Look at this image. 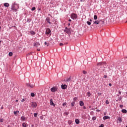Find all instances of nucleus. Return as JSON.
I'll use <instances>...</instances> for the list:
<instances>
[{
	"label": "nucleus",
	"mask_w": 127,
	"mask_h": 127,
	"mask_svg": "<svg viewBox=\"0 0 127 127\" xmlns=\"http://www.w3.org/2000/svg\"><path fill=\"white\" fill-rule=\"evenodd\" d=\"M61 88L63 90H65V89H67V85L66 84H62L61 85Z\"/></svg>",
	"instance_id": "8"
},
{
	"label": "nucleus",
	"mask_w": 127,
	"mask_h": 127,
	"mask_svg": "<svg viewBox=\"0 0 127 127\" xmlns=\"http://www.w3.org/2000/svg\"><path fill=\"white\" fill-rule=\"evenodd\" d=\"M109 119H110V117H109V116H104L103 117V120H109Z\"/></svg>",
	"instance_id": "18"
},
{
	"label": "nucleus",
	"mask_w": 127,
	"mask_h": 127,
	"mask_svg": "<svg viewBox=\"0 0 127 127\" xmlns=\"http://www.w3.org/2000/svg\"><path fill=\"white\" fill-rule=\"evenodd\" d=\"M32 54V53L31 52V53H28L27 55H31Z\"/></svg>",
	"instance_id": "49"
},
{
	"label": "nucleus",
	"mask_w": 127,
	"mask_h": 127,
	"mask_svg": "<svg viewBox=\"0 0 127 127\" xmlns=\"http://www.w3.org/2000/svg\"><path fill=\"white\" fill-rule=\"evenodd\" d=\"M46 21H47L48 23H49L50 24H51V22H50V18L47 17L46 18Z\"/></svg>",
	"instance_id": "13"
},
{
	"label": "nucleus",
	"mask_w": 127,
	"mask_h": 127,
	"mask_svg": "<svg viewBox=\"0 0 127 127\" xmlns=\"http://www.w3.org/2000/svg\"><path fill=\"white\" fill-rule=\"evenodd\" d=\"M31 97H34V96H35V94H34V93H31Z\"/></svg>",
	"instance_id": "33"
},
{
	"label": "nucleus",
	"mask_w": 127,
	"mask_h": 127,
	"mask_svg": "<svg viewBox=\"0 0 127 127\" xmlns=\"http://www.w3.org/2000/svg\"><path fill=\"white\" fill-rule=\"evenodd\" d=\"M96 112H98L99 113L100 112V110H99V109L97 110Z\"/></svg>",
	"instance_id": "52"
},
{
	"label": "nucleus",
	"mask_w": 127,
	"mask_h": 127,
	"mask_svg": "<svg viewBox=\"0 0 127 127\" xmlns=\"http://www.w3.org/2000/svg\"><path fill=\"white\" fill-rule=\"evenodd\" d=\"M120 107L121 108V109H123V107H124V105H120Z\"/></svg>",
	"instance_id": "44"
},
{
	"label": "nucleus",
	"mask_w": 127,
	"mask_h": 127,
	"mask_svg": "<svg viewBox=\"0 0 127 127\" xmlns=\"http://www.w3.org/2000/svg\"><path fill=\"white\" fill-rule=\"evenodd\" d=\"M63 45H64V44L63 43H60V46H63Z\"/></svg>",
	"instance_id": "43"
},
{
	"label": "nucleus",
	"mask_w": 127,
	"mask_h": 127,
	"mask_svg": "<svg viewBox=\"0 0 127 127\" xmlns=\"http://www.w3.org/2000/svg\"><path fill=\"white\" fill-rule=\"evenodd\" d=\"M7 127H9V126H8Z\"/></svg>",
	"instance_id": "64"
},
{
	"label": "nucleus",
	"mask_w": 127,
	"mask_h": 127,
	"mask_svg": "<svg viewBox=\"0 0 127 127\" xmlns=\"http://www.w3.org/2000/svg\"><path fill=\"white\" fill-rule=\"evenodd\" d=\"M0 123H3V119H0Z\"/></svg>",
	"instance_id": "39"
},
{
	"label": "nucleus",
	"mask_w": 127,
	"mask_h": 127,
	"mask_svg": "<svg viewBox=\"0 0 127 127\" xmlns=\"http://www.w3.org/2000/svg\"><path fill=\"white\" fill-rule=\"evenodd\" d=\"M12 27H14L15 28H16V26H13Z\"/></svg>",
	"instance_id": "57"
},
{
	"label": "nucleus",
	"mask_w": 127,
	"mask_h": 127,
	"mask_svg": "<svg viewBox=\"0 0 127 127\" xmlns=\"http://www.w3.org/2000/svg\"><path fill=\"white\" fill-rule=\"evenodd\" d=\"M98 96H99L100 97V96L102 95V93H98Z\"/></svg>",
	"instance_id": "48"
},
{
	"label": "nucleus",
	"mask_w": 127,
	"mask_h": 127,
	"mask_svg": "<svg viewBox=\"0 0 127 127\" xmlns=\"http://www.w3.org/2000/svg\"><path fill=\"white\" fill-rule=\"evenodd\" d=\"M75 122L76 125H79V124H80V120H79V119H75Z\"/></svg>",
	"instance_id": "15"
},
{
	"label": "nucleus",
	"mask_w": 127,
	"mask_h": 127,
	"mask_svg": "<svg viewBox=\"0 0 127 127\" xmlns=\"http://www.w3.org/2000/svg\"><path fill=\"white\" fill-rule=\"evenodd\" d=\"M66 105H67V104L66 103V102L64 103L63 104V107H65V106H66Z\"/></svg>",
	"instance_id": "40"
},
{
	"label": "nucleus",
	"mask_w": 127,
	"mask_h": 127,
	"mask_svg": "<svg viewBox=\"0 0 127 127\" xmlns=\"http://www.w3.org/2000/svg\"><path fill=\"white\" fill-rule=\"evenodd\" d=\"M15 102H18V100H16Z\"/></svg>",
	"instance_id": "61"
},
{
	"label": "nucleus",
	"mask_w": 127,
	"mask_h": 127,
	"mask_svg": "<svg viewBox=\"0 0 127 127\" xmlns=\"http://www.w3.org/2000/svg\"><path fill=\"white\" fill-rule=\"evenodd\" d=\"M79 105L81 107L84 106V105H85V104L84 103V102H83V101H79Z\"/></svg>",
	"instance_id": "14"
},
{
	"label": "nucleus",
	"mask_w": 127,
	"mask_h": 127,
	"mask_svg": "<svg viewBox=\"0 0 127 127\" xmlns=\"http://www.w3.org/2000/svg\"><path fill=\"white\" fill-rule=\"evenodd\" d=\"M31 107H32L33 108H36V107H37V104L35 102H32Z\"/></svg>",
	"instance_id": "7"
},
{
	"label": "nucleus",
	"mask_w": 127,
	"mask_h": 127,
	"mask_svg": "<svg viewBox=\"0 0 127 127\" xmlns=\"http://www.w3.org/2000/svg\"><path fill=\"white\" fill-rule=\"evenodd\" d=\"M27 22H30V21H31V20H32V19L31 18H28L27 19Z\"/></svg>",
	"instance_id": "26"
},
{
	"label": "nucleus",
	"mask_w": 127,
	"mask_h": 127,
	"mask_svg": "<svg viewBox=\"0 0 127 127\" xmlns=\"http://www.w3.org/2000/svg\"><path fill=\"white\" fill-rule=\"evenodd\" d=\"M30 33L32 34V35H35V32L33 31H30Z\"/></svg>",
	"instance_id": "21"
},
{
	"label": "nucleus",
	"mask_w": 127,
	"mask_h": 127,
	"mask_svg": "<svg viewBox=\"0 0 127 127\" xmlns=\"http://www.w3.org/2000/svg\"><path fill=\"white\" fill-rule=\"evenodd\" d=\"M104 116H106V113H104Z\"/></svg>",
	"instance_id": "63"
},
{
	"label": "nucleus",
	"mask_w": 127,
	"mask_h": 127,
	"mask_svg": "<svg viewBox=\"0 0 127 127\" xmlns=\"http://www.w3.org/2000/svg\"><path fill=\"white\" fill-rule=\"evenodd\" d=\"M96 119H97V117H93L92 118V121H95Z\"/></svg>",
	"instance_id": "28"
},
{
	"label": "nucleus",
	"mask_w": 127,
	"mask_h": 127,
	"mask_svg": "<svg viewBox=\"0 0 127 127\" xmlns=\"http://www.w3.org/2000/svg\"><path fill=\"white\" fill-rule=\"evenodd\" d=\"M106 105H109V104H110V102H109L108 100L106 101Z\"/></svg>",
	"instance_id": "37"
},
{
	"label": "nucleus",
	"mask_w": 127,
	"mask_h": 127,
	"mask_svg": "<svg viewBox=\"0 0 127 127\" xmlns=\"http://www.w3.org/2000/svg\"><path fill=\"white\" fill-rule=\"evenodd\" d=\"M71 81H72V78H71V77H69L66 80L64 79V82H71Z\"/></svg>",
	"instance_id": "10"
},
{
	"label": "nucleus",
	"mask_w": 127,
	"mask_h": 127,
	"mask_svg": "<svg viewBox=\"0 0 127 127\" xmlns=\"http://www.w3.org/2000/svg\"><path fill=\"white\" fill-rule=\"evenodd\" d=\"M45 45H47V46H49V43H47V42H45Z\"/></svg>",
	"instance_id": "31"
},
{
	"label": "nucleus",
	"mask_w": 127,
	"mask_h": 127,
	"mask_svg": "<svg viewBox=\"0 0 127 127\" xmlns=\"http://www.w3.org/2000/svg\"><path fill=\"white\" fill-rule=\"evenodd\" d=\"M17 113H19V111H16L13 112L14 115H17Z\"/></svg>",
	"instance_id": "23"
},
{
	"label": "nucleus",
	"mask_w": 127,
	"mask_h": 127,
	"mask_svg": "<svg viewBox=\"0 0 127 127\" xmlns=\"http://www.w3.org/2000/svg\"><path fill=\"white\" fill-rule=\"evenodd\" d=\"M68 21L71 22V21H72V20H71V19H69L68 20Z\"/></svg>",
	"instance_id": "55"
},
{
	"label": "nucleus",
	"mask_w": 127,
	"mask_h": 127,
	"mask_svg": "<svg viewBox=\"0 0 127 127\" xmlns=\"http://www.w3.org/2000/svg\"><path fill=\"white\" fill-rule=\"evenodd\" d=\"M71 104V107H74V106L75 105V102H72Z\"/></svg>",
	"instance_id": "30"
},
{
	"label": "nucleus",
	"mask_w": 127,
	"mask_h": 127,
	"mask_svg": "<svg viewBox=\"0 0 127 127\" xmlns=\"http://www.w3.org/2000/svg\"><path fill=\"white\" fill-rule=\"evenodd\" d=\"M83 109L85 110V109H86V107L85 106H84L83 107Z\"/></svg>",
	"instance_id": "56"
},
{
	"label": "nucleus",
	"mask_w": 127,
	"mask_h": 127,
	"mask_svg": "<svg viewBox=\"0 0 127 127\" xmlns=\"http://www.w3.org/2000/svg\"><path fill=\"white\" fill-rule=\"evenodd\" d=\"M34 46L35 47H38L39 46H40V44L39 42H36L34 43Z\"/></svg>",
	"instance_id": "9"
},
{
	"label": "nucleus",
	"mask_w": 127,
	"mask_h": 127,
	"mask_svg": "<svg viewBox=\"0 0 127 127\" xmlns=\"http://www.w3.org/2000/svg\"><path fill=\"white\" fill-rule=\"evenodd\" d=\"M38 10H41V8H39Z\"/></svg>",
	"instance_id": "60"
},
{
	"label": "nucleus",
	"mask_w": 127,
	"mask_h": 127,
	"mask_svg": "<svg viewBox=\"0 0 127 127\" xmlns=\"http://www.w3.org/2000/svg\"><path fill=\"white\" fill-rule=\"evenodd\" d=\"M21 102H22V103H23V102H25V99H23L22 100H21Z\"/></svg>",
	"instance_id": "42"
},
{
	"label": "nucleus",
	"mask_w": 127,
	"mask_h": 127,
	"mask_svg": "<svg viewBox=\"0 0 127 127\" xmlns=\"http://www.w3.org/2000/svg\"><path fill=\"white\" fill-rule=\"evenodd\" d=\"M70 17L72 19H76L77 18V15L73 13L70 15Z\"/></svg>",
	"instance_id": "4"
},
{
	"label": "nucleus",
	"mask_w": 127,
	"mask_h": 127,
	"mask_svg": "<svg viewBox=\"0 0 127 127\" xmlns=\"http://www.w3.org/2000/svg\"><path fill=\"white\" fill-rule=\"evenodd\" d=\"M93 24H100V21L96 20L94 22Z\"/></svg>",
	"instance_id": "16"
},
{
	"label": "nucleus",
	"mask_w": 127,
	"mask_h": 127,
	"mask_svg": "<svg viewBox=\"0 0 127 127\" xmlns=\"http://www.w3.org/2000/svg\"><path fill=\"white\" fill-rule=\"evenodd\" d=\"M19 8L18 4L16 3L13 4L11 6V9L13 11H17V10Z\"/></svg>",
	"instance_id": "1"
},
{
	"label": "nucleus",
	"mask_w": 127,
	"mask_h": 127,
	"mask_svg": "<svg viewBox=\"0 0 127 127\" xmlns=\"http://www.w3.org/2000/svg\"><path fill=\"white\" fill-rule=\"evenodd\" d=\"M119 94H120V95H121V94H122V92H121V91H119Z\"/></svg>",
	"instance_id": "50"
},
{
	"label": "nucleus",
	"mask_w": 127,
	"mask_h": 127,
	"mask_svg": "<svg viewBox=\"0 0 127 127\" xmlns=\"http://www.w3.org/2000/svg\"><path fill=\"white\" fill-rule=\"evenodd\" d=\"M37 51H40V49H37Z\"/></svg>",
	"instance_id": "59"
},
{
	"label": "nucleus",
	"mask_w": 127,
	"mask_h": 127,
	"mask_svg": "<svg viewBox=\"0 0 127 127\" xmlns=\"http://www.w3.org/2000/svg\"><path fill=\"white\" fill-rule=\"evenodd\" d=\"M118 101H122V97H120Z\"/></svg>",
	"instance_id": "45"
},
{
	"label": "nucleus",
	"mask_w": 127,
	"mask_h": 127,
	"mask_svg": "<svg viewBox=\"0 0 127 127\" xmlns=\"http://www.w3.org/2000/svg\"><path fill=\"white\" fill-rule=\"evenodd\" d=\"M82 73L83 74H87V71H86L85 70H83Z\"/></svg>",
	"instance_id": "35"
},
{
	"label": "nucleus",
	"mask_w": 127,
	"mask_h": 127,
	"mask_svg": "<svg viewBox=\"0 0 127 127\" xmlns=\"http://www.w3.org/2000/svg\"><path fill=\"white\" fill-rule=\"evenodd\" d=\"M68 114H69L68 112H65L64 113V115H65V116H68Z\"/></svg>",
	"instance_id": "34"
},
{
	"label": "nucleus",
	"mask_w": 127,
	"mask_h": 127,
	"mask_svg": "<svg viewBox=\"0 0 127 127\" xmlns=\"http://www.w3.org/2000/svg\"><path fill=\"white\" fill-rule=\"evenodd\" d=\"M104 77V78H107V75H105Z\"/></svg>",
	"instance_id": "53"
},
{
	"label": "nucleus",
	"mask_w": 127,
	"mask_h": 127,
	"mask_svg": "<svg viewBox=\"0 0 127 127\" xmlns=\"http://www.w3.org/2000/svg\"><path fill=\"white\" fill-rule=\"evenodd\" d=\"M51 32L50 29L48 28L46 30V34H49Z\"/></svg>",
	"instance_id": "11"
},
{
	"label": "nucleus",
	"mask_w": 127,
	"mask_h": 127,
	"mask_svg": "<svg viewBox=\"0 0 127 127\" xmlns=\"http://www.w3.org/2000/svg\"><path fill=\"white\" fill-rule=\"evenodd\" d=\"M109 86H110V87L112 86V84L111 83H109Z\"/></svg>",
	"instance_id": "51"
},
{
	"label": "nucleus",
	"mask_w": 127,
	"mask_h": 127,
	"mask_svg": "<svg viewBox=\"0 0 127 127\" xmlns=\"http://www.w3.org/2000/svg\"><path fill=\"white\" fill-rule=\"evenodd\" d=\"M22 127H26V124L24 123L22 124Z\"/></svg>",
	"instance_id": "32"
},
{
	"label": "nucleus",
	"mask_w": 127,
	"mask_h": 127,
	"mask_svg": "<svg viewBox=\"0 0 127 127\" xmlns=\"http://www.w3.org/2000/svg\"><path fill=\"white\" fill-rule=\"evenodd\" d=\"M94 19H95V20H97V19H98V16H97V15H95L94 16Z\"/></svg>",
	"instance_id": "22"
},
{
	"label": "nucleus",
	"mask_w": 127,
	"mask_h": 127,
	"mask_svg": "<svg viewBox=\"0 0 127 127\" xmlns=\"http://www.w3.org/2000/svg\"><path fill=\"white\" fill-rule=\"evenodd\" d=\"M9 56L11 57L13 55L12 52H9L8 54Z\"/></svg>",
	"instance_id": "27"
},
{
	"label": "nucleus",
	"mask_w": 127,
	"mask_h": 127,
	"mask_svg": "<svg viewBox=\"0 0 127 127\" xmlns=\"http://www.w3.org/2000/svg\"><path fill=\"white\" fill-rule=\"evenodd\" d=\"M37 115H38L37 113H34V116L35 118H37Z\"/></svg>",
	"instance_id": "36"
},
{
	"label": "nucleus",
	"mask_w": 127,
	"mask_h": 127,
	"mask_svg": "<svg viewBox=\"0 0 127 127\" xmlns=\"http://www.w3.org/2000/svg\"><path fill=\"white\" fill-rule=\"evenodd\" d=\"M68 25L69 26V25H70V23H68Z\"/></svg>",
	"instance_id": "62"
},
{
	"label": "nucleus",
	"mask_w": 127,
	"mask_h": 127,
	"mask_svg": "<svg viewBox=\"0 0 127 127\" xmlns=\"http://www.w3.org/2000/svg\"><path fill=\"white\" fill-rule=\"evenodd\" d=\"M4 6H5V7H8V6H9V3H4Z\"/></svg>",
	"instance_id": "17"
},
{
	"label": "nucleus",
	"mask_w": 127,
	"mask_h": 127,
	"mask_svg": "<svg viewBox=\"0 0 127 127\" xmlns=\"http://www.w3.org/2000/svg\"><path fill=\"white\" fill-rule=\"evenodd\" d=\"M89 22H92V19H90L89 20Z\"/></svg>",
	"instance_id": "54"
},
{
	"label": "nucleus",
	"mask_w": 127,
	"mask_h": 127,
	"mask_svg": "<svg viewBox=\"0 0 127 127\" xmlns=\"http://www.w3.org/2000/svg\"><path fill=\"white\" fill-rule=\"evenodd\" d=\"M122 112L124 114H127V110H126V109H123V110H122Z\"/></svg>",
	"instance_id": "19"
},
{
	"label": "nucleus",
	"mask_w": 127,
	"mask_h": 127,
	"mask_svg": "<svg viewBox=\"0 0 127 127\" xmlns=\"http://www.w3.org/2000/svg\"><path fill=\"white\" fill-rule=\"evenodd\" d=\"M87 95L88 97H90L91 93L90 92H88Z\"/></svg>",
	"instance_id": "25"
},
{
	"label": "nucleus",
	"mask_w": 127,
	"mask_h": 127,
	"mask_svg": "<svg viewBox=\"0 0 127 127\" xmlns=\"http://www.w3.org/2000/svg\"><path fill=\"white\" fill-rule=\"evenodd\" d=\"M105 62H99L97 63V66H103V65H106Z\"/></svg>",
	"instance_id": "5"
},
{
	"label": "nucleus",
	"mask_w": 127,
	"mask_h": 127,
	"mask_svg": "<svg viewBox=\"0 0 127 127\" xmlns=\"http://www.w3.org/2000/svg\"><path fill=\"white\" fill-rule=\"evenodd\" d=\"M35 9H36L35 7H33L32 8L31 10H32V11L35 10Z\"/></svg>",
	"instance_id": "38"
},
{
	"label": "nucleus",
	"mask_w": 127,
	"mask_h": 127,
	"mask_svg": "<svg viewBox=\"0 0 127 127\" xmlns=\"http://www.w3.org/2000/svg\"><path fill=\"white\" fill-rule=\"evenodd\" d=\"M118 120L119 121V123H122L123 122V120H122V118L119 117L118 118Z\"/></svg>",
	"instance_id": "20"
},
{
	"label": "nucleus",
	"mask_w": 127,
	"mask_h": 127,
	"mask_svg": "<svg viewBox=\"0 0 127 127\" xmlns=\"http://www.w3.org/2000/svg\"><path fill=\"white\" fill-rule=\"evenodd\" d=\"M21 119L22 121H25V118L23 116L21 117Z\"/></svg>",
	"instance_id": "29"
},
{
	"label": "nucleus",
	"mask_w": 127,
	"mask_h": 127,
	"mask_svg": "<svg viewBox=\"0 0 127 127\" xmlns=\"http://www.w3.org/2000/svg\"><path fill=\"white\" fill-rule=\"evenodd\" d=\"M99 127H104V125L101 124Z\"/></svg>",
	"instance_id": "46"
},
{
	"label": "nucleus",
	"mask_w": 127,
	"mask_h": 127,
	"mask_svg": "<svg viewBox=\"0 0 127 127\" xmlns=\"http://www.w3.org/2000/svg\"><path fill=\"white\" fill-rule=\"evenodd\" d=\"M58 89V87H57V86H55L51 88V91L53 93H54V92H56V91H57Z\"/></svg>",
	"instance_id": "3"
},
{
	"label": "nucleus",
	"mask_w": 127,
	"mask_h": 127,
	"mask_svg": "<svg viewBox=\"0 0 127 127\" xmlns=\"http://www.w3.org/2000/svg\"><path fill=\"white\" fill-rule=\"evenodd\" d=\"M50 104L51 106H55V104H54V103H53V100H52V99L50 100Z\"/></svg>",
	"instance_id": "12"
},
{
	"label": "nucleus",
	"mask_w": 127,
	"mask_h": 127,
	"mask_svg": "<svg viewBox=\"0 0 127 127\" xmlns=\"http://www.w3.org/2000/svg\"><path fill=\"white\" fill-rule=\"evenodd\" d=\"M86 23L88 24V25H91V24H92V23H91L90 21H87Z\"/></svg>",
	"instance_id": "24"
},
{
	"label": "nucleus",
	"mask_w": 127,
	"mask_h": 127,
	"mask_svg": "<svg viewBox=\"0 0 127 127\" xmlns=\"http://www.w3.org/2000/svg\"><path fill=\"white\" fill-rule=\"evenodd\" d=\"M100 21H102L101 24H105V21H102V20H101Z\"/></svg>",
	"instance_id": "41"
},
{
	"label": "nucleus",
	"mask_w": 127,
	"mask_h": 127,
	"mask_svg": "<svg viewBox=\"0 0 127 127\" xmlns=\"http://www.w3.org/2000/svg\"><path fill=\"white\" fill-rule=\"evenodd\" d=\"M27 87H30V88H34L35 86L34 84H30V83H26Z\"/></svg>",
	"instance_id": "6"
},
{
	"label": "nucleus",
	"mask_w": 127,
	"mask_h": 127,
	"mask_svg": "<svg viewBox=\"0 0 127 127\" xmlns=\"http://www.w3.org/2000/svg\"><path fill=\"white\" fill-rule=\"evenodd\" d=\"M2 109H3V107L2 106V107H1V109L2 110Z\"/></svg>",
	"instance_id": "58"
},
{
	"label": "nucleus",
	"mask_w": 127,
	"mask_h": 127,
	"mask_svg": "<svg viewBox=\"0 0 127 127\" xmlns=\"http://www.w3.org/2000/svg\"><path fill=\"white\" fill-rule=\"evenodd\" d=\"M64 32H65V33H67V34L70 35V34H71V28H67V27H65L64 30Z\"/></svg>",
	"instance_id": "2"
},
{
	"label": "nucleus",
	"mask_w": 127,
	"mask_h": 127,
	"mask_svg": "<svg viewBox=\"0 0 127 127\" xmlns=\"http://www.w3.org/2000/svg\"><path fill=\"white\" fill-rule=\"evenodd\" d=\"M77 100V97H74L73 98V101H76Z\"/></svg>",
	"instance_id": "47"
}]
</instances>
